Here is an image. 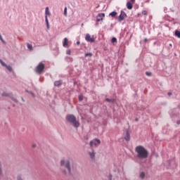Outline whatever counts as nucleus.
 <instances>
[{
    "label": "nucleus",
    "mask_w": 180,
    "mask_h": 180,
    "mask_svg": "<svg viewBox=\"0 0 180 180\" xmlns=\"http://www.w3.org/2000/svg\"><path fill=\"white\" fill-rule=\"evenodd\" d=\"M48 167V168H49V169H51V167H50V166H47Z\"/></svg>",
    "instance_id": "nucleus-40"
},
{
    "label": "nucleus",
    "mask_w": 180,
    "mask_h": 180,
    "mask_svg": "<svg viewBox=\"0 0 180 180\" xmlns=\"http://www.w3.org/2000/svg\"><path fill=\"white\" fill-rule=\"evenodd\" d=\"M45 22L46 24L47 29H50V24L49 23V18H47V15L45 16Z\"/></svg>",
    "instance_id": "nucleus-14"
},
{
    "label": "nucleus",
    "mask_w": 180,
    "mask_h": 180,
    "mask_svg": "<svg viewBox=\"0 0 180 180\" xmlns=\"http://www.w3.org/2000/svg\"><path fill=\"white\" fill-rule=\"evenodd\" d=\"M103 18H105V13H98L96 16V22H101V20H103Z\"/></svg>",
    "instance_id": "nucleus-10"
},
{
    "label": "nucleus",
    "mask_w": 180,
    "mask_h": 180,
    "mask_svg": "<svg viewBox=\"0 0 180 180\" xmlns=\"http://www.w3.org/2000/svg\"><path fill=\"white\" fill-rule=\"evenodd\" d=\"M139 120V119H136V121L137 122Z\"/></svg>",
    "instance_id": "nucleus-44"
},
{
    "label": "nucleus",
    "mask_w": 180,
    "mask_h": 180,
    "mask_svg": "<svg viewBox=\"0 0 180 180\" xmlns=\"http://www.w3.org/2000/svg\"><path fill=\"white\" fill-rule=\"evenodd\" d=\"M22 102H25V100L23 99V98H22Z\"/></svg>",
    "instance_id": "nucleus-42"
},
{
    "label": "nucleus",
    "mask_w": 180,
    "mask_h": 180,
    "mask_svg": "<svg viewBox=\"0 0 180 180\" xmlns=\"http://www.w3.org/2000/svg\"><path fill=\"white\" fill-rule=\"evenodd\" d=\"M124 140H126V141H130V134L129 133V131H126V136H124Z\"/></svg>",
    "instance_id": "nucleus-11"
},
{
    "label": "nucleus",
    "mask_w": 180,
    "mask_h": 180,
    "mask_svg": "<svg viewBox=\"0 0 180 180\" xmlns=\"http://www.w3.org/2000/svg\"><path fill=\"white\" fill-rule=\"evenodd\" d=\"M0 40L3 43V44H6V41L4 40V38H2V35H1V34H0Z\"/></svg>",
    "instance_id": "nucleus-25"
},
{
    "label": "nucleus",
    "mask_w": 180,
    "mask_h": 180,
    "mask_svg": "<svg viewBox=\"0 0 180 180\" xmlns=\"http://www.w3.org/2000/svg\"><path fill=\"white\" fill-rule=\"evenodd\" d=\"M3 172H2V167L0 165V176H2Z\"/></svg>",
    "instance_id": "nucleus-31"
},
{
    "label": "nucleus",
    "mask_w": 180,
    "mask_h": 180,
    "mask_svg": "<svg viewBox=\"0 0 180 180\" xmlns=\"http://www.w3.org/2000/svg\"><path fill=\"white\" fill-rule=\"evenodd\" d=\"M116 15H117V12H116V11H112V12H111V13L109 14V15H110V16H112V18H115V16H116Z\"/></svg>",
    "instance_id": "nucleus-18"
},
{
    "label": "nucleus",
    "mask_w": 180,
    "mask_h": 180,
    "mask_svg": "<svg viewBox=\"0 0 180 180\" xmlns=\"http://www.w3.org/2000/svg\"><path fill=\"white\" fill-rule=\"evenodd\" d=\"M61 84H63V82L60 81H56L54 82V85L55 86H60V85H61Z\"/></svg>",
    "instance_id": "nucleus-17"
},
{
    "label": "nucleus",
    "mask_w": 180,
    "mask_h": 180,
    "mask_svg": "<svg viewBox=\"0 0 180 180\" xmlns=\"http://www.w3.org/2000/svg\"><path fill=\"white\" fill-rule=\"evenodd\" d=\"M139 178H141V179H144V178H146V173L144 172L139 173Z\"/></svg>",
    "instance_id": "nucleus-15"
},
{
    "label": "nucleus",
    "mask_w": 180,
    "mask_h": 180,
    "mask_svg": "<svg viewBox=\"0 0 180 180\" xmlns=\"http://www.w3.org/2000/svg\"><path fill=\"white\" fill-rule=\"evenodd\" d=\"M108 178H109V180H112V174H109Z\"/></svg>",
    "instance_id": "nucleus-35"
},
{
    "label": "nucleus",
    "mask_w": 180,
    "mask_h": 180,
    "mask_svg": "<svg viewBox=\"0 0 180 180\" xmlns=\"http://www.w3.org/2000/svg\"><path fill=\"white\" fill-rule=\"evenodd\" d=\"M45 65L43 63H39L38 65L35 68L34 71L39 75H41L43 74V71H44Z\"/></svg>",
    "instance_id": "nucleus-4"
},
{
    "label": "nucleus",
    "mask_w": 180,
    "mask_h": 180,
    "mask_svg": "<svg viewBox=\"0 0 180 180\" xmlns=\"http://www.w3.org/2000/svg\"><path fill=\"white\" fill-rule=\"evenodd\" d=\"M60 165L63 175L72 176L77 172V164L71 162V159H62Z\"/></svg>",
    "instance_id": "nucleus-1"
},
{
    "label": "nucleus",
    "mask_w": 180,
    "mask_h": 180,
    "mask_svg": "<svg viewBox=\"0 0 180 180\" xmlns=\"http://www.w3.org/2000/svg\"><path fill=\"white\" fill-rule=\"evenodd\" d=\"M79 101H80V102H82V101H84V96H79Z\"/></svg>",
    "instance_id": "nucleus-27"
},
{
    "label": "nucleus",
    "mask_w": 180,
    "mask_h": 180,
    "mask_svg": "<svg viewBox=\"0 0 180 180\" xmlns=\"http://www.w3.org/2000/svg\"><path fill=\"white\" fill-rule=\"evenodd\" d=\"M135 151L137 153L136 157L139 160H146V158H148V150L145 149L143 146H136Z\"/></svg>",
    "instance_id": "nucleus-2"
},
{
    "label": "nucleus",
    "mask_w": 180,
    "mask_h": 180,
    "mask_svg": "<svg viewBox=\"0 0 180 180\" xmlns=\"http://www.w3.org/2000/svg\"><path fill=\"white\" fill-rule=\"evenodd\" d=\"M127 9H133V4H131V2H130V1H128L127 3Z\"/></svg>",
    "instance_id": "nucleus-13"
},
{
    "label": "nucleus",
    "mask_w": 180,
    "mask_h": 180,
    "mask_svg": "<svg viewBox=\"0 0 180 180\" xmlns=\"http://www.w3.org/2000/svg\"><path fill=\"white\" fill-rule=\"evenodd\" d=\"M26 92H27V94H30V95H31L32 98H36V95H34L33 92L29 91L27 90H26Z\"/></svg>",
    "instance_id": "nucleus-23"
},
{
    "label": "nucleus",
    "mask_w": 180,
    "mask_h": 180,
    "mask_svg": "<svg viewBox=\"0 0 180 180\" xmlns=\"http://www.w3.org/2000/svg\"><path fill=\"white\" fill-rule=\"evenodd\" d=\"M85 39L86 41H89V43H95V39L94 37H91L89 34H86Z\"/></svg>",
    "instance_id": "nucleus-8"
},
{
    "label": "nucleus",
    "mask_w": 180,
    "mask_h": 180,
    "mask_svg": "<svg viewBox=\"0 0 180 180\" xmlns=\"http://www.w3.org/2000/svg\"><path fill=\"white\" fill-rule=\"evenodd\" d=\"M11 94L6 93V92H3L1 94V96H5L6 98H10L11 97Z\"/></svg>",
    "instance_id": "nucleus-16"
},
{
    "label": "nucleus",
    "mask_w": 180,
    "mask_h": 180,
    "mask_svg": "<svg viewBox=\"0 0 180 180\" xmlns=\"http://www.w3.org/2000/svg\"><path fill=\"white\" fill-rule=\"evenodd\" d=\"M176 124H180V120H177Z\"/></svg>",
    "instance_id": "nucleus-37"
},
{
    "label": "nucleus",
    "mask_w": 180,
    "mask_h": 180,
    "mask_svg": "<svg viewBox=\"0 0 180 180\" xmlns=\"http://www.w3.org/2000/svg\"><path fill=\"white\" fill-rule=\"evenodd\" d=\"M66 120L72 123V126H74L76 129L79 126V121L77 120V117L74 115H68L66 116Z\"/></svg>",
    "instance_id": "nucleus-3"
},
{
    "label": "nucleus",
    "mask_w": 180,
    "mask_h": 180,
    "mask_svg": "<svg viewBox=\"0 0 180 180\" xmlns=\"http://www.w3.org/2000/svg\"><path fill=\"white\" fill-rule=\"evenodd\" d=\"M117 41V39L115 37H113L111 39V43H116Z\"/></svg>",
    "instance_id": "nucleus-26"
},
{
    "label": "nucleus",
    "mask_w": 180,
    "mask_h": 180,
    "mask_svg": "<svg viewBox=\"0 0 180 180\" xmlns=\"http://www.w3.org/2000/svg\"><path fill=\"white\" fill-rule=\"evenodd\" d=\"M171 95H172V93L169 92V93H168V96H171Z\"/></svg>",
    "instance_id": "nucleus-38"
},
{
    "label": "nucleus",
    "mask_w": 180,
    "mask_h": 180,
    "mask_svg": "<svg viewBox=\"0 0 180 180\" xmlns=\"http://www.w3.org/2000/svg\"><path fill=\"white\" fill-rule=\"evenodd\" d=\"M10 99H11V101H13V102H15V103H18V99L15 98L14 97L12 96V94L10 96Z\"/></svg>",
    "instance_id": "nucleus-21"
},
{
    "label": "nucleus",
    "mask_w": 180,
    "mask_h": 180,
    "mask_svg": "<svg viewBox=\"0 0 180 180\" xmlns=\"http://www.w3.org/2000/svg\"><path fill=\"white\" fill-rule=\"evenodd\" d=\"M148 12H147V11H142V15H148Z\"/></svg>",
    "instance_id": "nucleus-33"
},
{
    "label": "nucleus",
    "mask_w": 180,
    "mask_h": 180,
    "mask_svg": "<svg viewBox=\"0 0 180 180\" xmlns=\"http://www.w3.org/2000/svg\"><path fill=\"white\" fill-rule=\"evenodd\" d=\"M146 75H147L148 77H151L152 73L150 72H146Z\"/></svg>",
    "instance_id": "nucleus-29"
},
{
    "label": "nucleus",
    "mask_w": 180,
    "mask_h": 180,
    "mask_svg": "<svg viewBox=\"0 0 180 180\" xmlns=\"http://www.w3.org/2000/svg\"><path fill=\"white\" fill-rule=\"evenodd\" d=\"M64 15L65 16H67V7H65L64 9Z\"/></svg>",
    "instance_id": "nucleus-32"
},
{
    "label": "nucleus",
    "mask_w": 180,
    "mask_h": 180,
    "mask_svg": "<svg viewBox=\"0 0 180 180\" xmlns=\"http://www.w3.org/2000/svg\"><path fill=\"white\" fill-rule=\"evenodd\" d=\"M169 46H170V47H172V44H170Z\"/></svg>",
    "instance_id": "nucleus-41"
},
{
    "label": "nucleus",
    "mask_w": 180,
    "mask_h": 180,
    "mask_svg": "<svg viewBox=\"0 0 180 180\" xmlns=\"http://www.w3.org/2000/svg\"><path fill=\"white\" fill-rule=\"evenodd\" d=\"M45 13L46 15H48V16H50L51 13H50V11L49 10V7H46Z\"/></svg>",
    "instance_id": "nucleus-22"
},
{
    "label": "nucleus",
    "mask_w": 180,
    "mask_h": 180,
    "mask_svg": "<svg viewBox=\"0 0 180 180\" xmlns=\"http://www.w3.org/2000/svg\"><path fill=\"white\" fill-rule=\"evenodd\" d=\"M174 35L178 37L179 39H180V31L179 30H176L174 32Z\"/></svg>",
    "instance_id": "nucleus-19"
},
{
    "label": "nucleus",
    "mask_w": 180,
    "mask_h": 180,
    "mask_svg": "<svg viewBox=\"0 0 180 180\" xmlns=\"http://www.w3.org/2000/svg\"><path fill=\"white\" fill-rule=\"evenodd\" d=\"M63 46V47H68V38L64 39Z\"/></svg>",
    "instance_id": "nucleus-12"
},
{
    "label": "nucleus",
    "mask_w": 180,
    "mask_h": 180,
    "mask_svg": "<svg viewBox=\"0 0 180 180\" xmlns=\"http://www.w3.org/2000/svg\"><path fill=\"white\" fill-rule=\"evenodd\" d=\"M0 64L2 65V67H5V68H6L9 72H13L12 66L7 65L5 62H4V60H2V59H0Z\"/></svg>",
    "instance_id": "nucleus-5"
},
{
    "label": "nucleus",
    "mask_w": 180,
    "mask_h": 180,
    "mask_svg": "<svg viewBox=\"0 0 180 180\" xmlns=\"http://www.w3.org/2000/svg\"><path fill=\"white\" fill-rule=\"evenodd\" d=\"M66 54H68L69 56L71 55V50L70 49H68L66 51Z\"/></svg>",
    "instance_id": "nucleus-30"
},
{
    "label": "nucleus",
    "mask_w": 180,
    "mask_h": 180,
    "mask_svg": "<svg viewBox=\"0 0 180 180\" xmlns=\"http://www.w3.org/2000/svg\"><path fill=\"white\" fill-rule=\"evenodd\" d=\"M89 144L91 147H94V146L95 147H98V146L101 145V140L98 139H94V140L90 141Z\"/></svg>",
    "instance_id": "nucleus-6"
},
{
    "label": "nucleus",
    "mask_w": 180,
    "mask_h": 180,
    "mask_svg": "<svg viewBox=\"0 0 180 180\" xmlns=\"http://www.w3.org/2000/svg\"><path fill=\"white\" fill-rule=\"evenodd\" d=\"M148 39H147V38H146L145 39H144V41L146 42V41H147Z\"/></svg>",
    "instance_id": "nucleus-39"
},
{
    "label": "nucleus",
    "mask_w": 180,
    "mask_h": 180,
    "mask_svg": "<svg viewBox=\"0 0 180 180\" xmlns=\"http://www.w3.org/2000/svg\"><path fill=\"white\" fill-rule=\"evenodd\" d=\"M88 155L91 161H95V158H96V152L95 150L88 151Z\"/></svg>",
    "instance_id": "nucleus-7"
},
{
    "label": "nucleus",
    "mask_w": 180,
    "mask_h": 180,
    "mask_svg": "<svg viewBox=\"0 0 180 180\" xmlns=\"http://www.w3.org/2000/svg\"><path fill=\"white\" fill-rule=\"evenodd\" d=\"M80 44H81V42H80L79 41H77V46H79Z\"/></svg>",
    "instance_id": "nucleus-36"
},
{
    "label": "nucleus",
    "mask_w": 180,
    "mask_h": 180,
    "mask_svg": "<svg viewBox=\"0 0 180 180\" xmlns=\"http://www.w3.org/2000/svg\"><path fill=\"white\" fill-rule=\"evenodd\" d=\"M34 148V147H36V145H33V146H32Z\"/></svg>",
    "instance_id": "nucleus-43"
},
{
    "label": "nucleus",
    "mask_w": 180,
    "mask_h": 180,
    "mask_svg": "<svg viewBox=\"0 0 180 180\" xmlns=\"http://www.w3.org/2000/svg\"><path fill=\"white\" fill-rule=\"evenodd\" d=\"M85 57H92V53H86Z\"/></svg>",
    "instance_id": "nucleus-28"
},
{
    "label": "nucleus",
    "mask_w": 180,
    "mask_h": 180,
    "mask_svg": "<svg viewBox=\"0 0 180 180\" xmlns=\"http://www.w3.org/2000/svg\"><path fill=\"white\" fill-rule=\"evenodd\" d=\"M105 101H106V102H108L109 103H113V102H115V100L110 99V98H106Z\"/></svg>",
    "instance_id": "nucleus-24"
},
{
    "label": "nucleus",
    "mask_w": 180,
    "mask_h": 180,
    "mask_svg": "<svg viewBox=\"0 0 180 180\" xmlns=\"http://www.w3.org/2000/svg\"><path fill=\"white\" fill-rule=\"evenodd\" d=\"M127 15L126 14V13H124V11H121V13L118 17L119 22H122V20H123L124 18H127Z\"/></svg>",
    "instance_id": "nucleus-9"
},
{
    "label": "nucleus",
    "mask_w": 180,
    "mask_h": 180,
    "mask_svg": "<svg viewBox=\"0 0 180 180\" xmlns=\"http://www.w3.org/2000/svg\"><path fill=\"white\" fill-rule=\"evenodd\" d=\"M131 4H134V2H136V0H130Z\"/></svg>",
    "instance_id": "nucleus-34"
},
{
    "label": "nucleus",
    "mask_w": 180,
    "mask_h": 180,
    "mask_svg": "<svg viewBox=\"0 0 180 180\" xmlns=\"http://www.w3.org/2000/svg\"><path fill=\"white\" fill-rule=\"evenodd\" d=\"M27 47L30 50V51H32L33 50V46L30 44H27Z\"/></svg>",
    "instance_id": "nucleus-20"
}]
</instances>
